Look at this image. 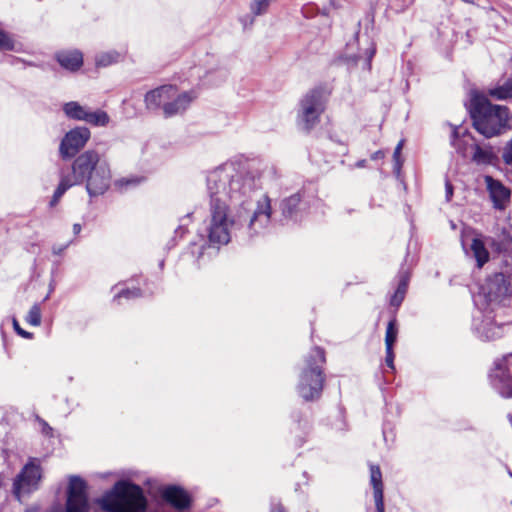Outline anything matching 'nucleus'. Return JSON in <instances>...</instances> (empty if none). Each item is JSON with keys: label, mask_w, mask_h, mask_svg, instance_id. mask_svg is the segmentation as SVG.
<instances>
[{"label": "nucleus", "mask_w": 512, "mask_h": 512, "mask_svg": "<svg viewBox=\"0 0 512 512\" xmlns=\"http://www.w3.org/2000/svg\"><path fill=\"white\" fill-rule=\"evenodd\" d=\"M90 138V131L85 127H78L69 131L60 144V154L63 158L73 157L85 146Z\"/></svg>", "instance_id": "9d476101"}, {"label": "nucleus", "mask_w": 512, "mask_h": 512, "mask_svg": "<svg viewBox=\"0 0 512 512\" xmlns=\"http://www.w3.org/2000/svg\"><path fill=\"white\" fill-rule=\"evenodd\" d=\"M485 183L494 207L504 209L510 200V190L500 181L493 179L491 176H485Z\"/></svg>", "instance_id": "f8f14e48"}, {"label": "nucleus", "mask_w": 512, "mask_h": 512, "mask_svg": "<svg viewBox=\"0 0 512 512\" xmlns=\"http://www.w3.org/2000/svg\"><path fill=\"white\" fill-rule=\"evenodd\" d=\"M445 188H446V198L449 201L453 195V186L449 181H446Z\"/></svg>", "instance_id": "a19ab883"}, {"label": "nucleus", "mask_w": 512, "mask_h": 512, "mask_svg": "<svg viewBox=\"0 0 512 512\" xmlns=\"http://www.w3.org/2000/svg\"><path fill=\"white\" fill-rule=\"evenodd\" d=\"M145 103L148 109H156L162 106V101L160 97H155L154 102L145 101Z\"/></svg>", "instance_id": "4c0bfd02"}, {"label": "nucleus", "mask_w": 512, "mask_h": 512, "mask_svg": "<svg viewBox=\"0 0 512 512\" xmlns=\"http://www.w3.org/2000/svg\"><path fill=\"white\" fill-rule=\"evenodd\" d=\"M324 363V351L319 347L312 349L305 358L296 386L299 396L304 401H316L321 397L325 383L322 368Z\"/></svg>", "instance_id": "39448f33"}, {"label": "nucleus", "mask_w": 512, "mask_h": 512, "mask_svg": "<svg viewBox=\"0 0 512 512\" xmlns=\"http://www.w3.org/2000/svg\"><path fill=\"white\" fill-rule=\"evenodd\" d=\"M25 320L32 326H39L41 324V308L38 304H34L30 308Z\"/></svg>", "instance_id": "a878e982"}, {"label": "nucleus", "mask_w": 512, "mask_h": 512, "mask_svg": "<svg viewBox=\"0 0 512 512\" xmlns=\"http://www.w3.org/2000/svg\"><path fill=\"white\" fill-rule=\"evenodd\" d=\"M42 478V469L40 461L36 458H31L23 467L21 472L17 475L13 483V493L20 501L25 495H29L39 488V483Z\"/></svg>", "instance_id": "423d86ee"}, {"label": "nucleus", "mask_w": 512, "mask_h": 512, "mask_svg": "<svg viewBox=\"0 0 512 512\" xmlns=\"http://www.w3.org/2000/svg\"><path fill=\"white\" fill-rule=\"evenodd\" d=\"M57 60L62 67L71 71L78 69L83 63V57L79 51L60 52Z\"/></svg>", "instance_id": "f3484780"}, {"label": "nucleus", "mask_w": 512, "mask_h": 512, "mask_svg": "<svg viewBox=\"0 0 512 512\" xmlns=\"http://www.w3.org/2000/svg\"><path fill=\"white\" fill-rule=\"evenodd\" d=\"M470 251L476 260L478 268H482L490 259V253L485 245L484 236L476 233L472 238Z\"/></svg>", "instance_id": "2eb2a0df"}, {"label": "nucleus", "mask_w": 512, "mask_h": 512, "mask_svg": "<svg viewBox=\"0 0 512 512\" xmlns=\"http://www.w3.org/2000/svg\"><path fill=\"white\" fill-rule=\"evenodd\" d=\"M413 0H407V6L411 5Z\"/></svg>", "instance_id": "c03bdc74"}, {"label": "nucleus", "mask_w": 512, "mask_h": 512, "mask_svg": "<svg viewBox=\"0 0 512 512\" xmlns=\"http://www.w3.org/2000/svg\"><path fill=\"white\" fill-rule=\"evenodd\" d=\"M469 108L475 129L486 138L497 136L506 128L509 120L506 106L493 105L485 95L473 92Z\"/></svg>", "instance_id": "7ed1b4c3"}, {"label": "nucleus", "mask_w": 512, "mask_h": 512, "mask_svg": "<svg viewBox=\"0 0 512 512\" xmlns=\"http://www.w3.org/2000/svg\"><path fill=\"white\" fill-rule=\"evenodd\" d=\"M502 159L505 164L512 165V138L506 143L502 152Z\"/></svg>", "instance_id": "c85d7f7f"}, {"label": "nucleus", "mask_w": 512, "mask_h": 512, "mask_svg": "<svg viewBox=\"0 0 512 512\" xmlns=\"http://www.w3.org/2000/svg\"><path fill=\"white\" fill-rule=\"evenodd\" d=\"M385 362L389 368L394 369V353L393 349L386 350V359Z\"/></svg>", "instance_id": "c9c22d12"}, {"label": "nucleus", "mask_w": 512, "mask_h": 512, "mask_svg": "<svg viewBox=\"0 0 512 512\" xmlns=\"http://www.w3.org/2000/svg\"><path fill=\"white\" fill-rule=\"evenodd\" d=\"M263 167L259 160H247L225 163L209 172L207 191L210 202L206 231L212 245L228 244L237 222H246L250 237L261 233L270 223V198L261 195L255 203L248 200L255 181L262 176Z\"/></svg>", "instance_id": "f257e3e1"}, {"label": "nucleus", "mask_w": 512, "mask_h": 512, "mask_svg": "<svg viewBox=\"0 0 512 512\" xmlns=\"http://www.w3.org/2000/svg\"><path fill=\"white\" fill-rule=\"evenodd\" d=\"M15 42L14 40L4 31L0 30V50H14Z\"/></svg>", "instance_id": "cd10ccee"}, {"label": "nucleus", "mask_w": 512, "mask_h": 512, "mask_svg": "<svg viewBox=\"0 0 512 512\" xmlns=\"http://www.w3.org/2000/svg\"><path fill=\"white\" fill-rule=\"evenodd\" d=\"M84 181H86V189L90 196L101 195L110 186L109 164L94 150H88L74 160L72 173L61 177L50 205L55 206L67 189Z\"/></svg>", "instance_id": "f03ea898"}, {"label": "nucleus", "mask_w": 512, "mask_h": 512, "mask_svg": "<svg viewBox=\"0 0 512 512\" xmlns=\"http://www.w3.org/2000/svg\"><path fill=\"white\" fill-rule=\"evenodd\" d=\"M325 98L320 91H310L300 102L299 123L307 130L313 128L325 110Z\"/></svg>", "instance_id": "0eeeda50"}, {"label": "nucleus", "mask_w": 512, "mask_h": 512, "mask_svg": "<svg viewBox=\"0 0 512 512\" xmlns=\"http://www.w3.org/2000/svg\"><path fill=\"white\" fill-rule=\"evenodd\" d=\"M83 120L96 126H105L109 122V116L104 111H87Z\"/></svg>", "instance_id": "412c9836"}, {"label": "nucleus", "mask_w": 512, "mask_h": 512, "mask_svg": "<svg viewBox=\"0 0 512 512\" xmlns=\"http://www.w3.org/2000/svg\"><path fill=\"white\" fill-rule=\"evenodd\" d=\"M86 482L77 476H71L67 490L65 512H88L89 502Z\"/></svg>", "instance_id": "1a4fd4ad"}, {"label": "nucleus", "mask_w": 512, "mask_h": 512, "mask_svg": "<svg viewBox=\"0 0 512 512\" xmlns=\"http://www.w3.org/2000/svg\"><path fill=\"white\" fill-rule=\"evenodd\" d=\"M120 59V54L116 51L104 52L96 56L95 63L98 67H107L117 63Z\"/></svg>", "instance_id": "6ab92c4d"}, {"label": "nucleus", "mask_w": 512, "mask_h": 512, "mask_svg": "<svg viewBox=\"0 0 512 512\" xmlns=\"http://www.w3.org/2000/svg\"><path fill=\"white\" fill-rule=\"evenodd\" d=\"M404 299L403 295H399V293L396 291L394 295L391 298V305L398 307Z\"/></svg>", "instance_id": "e433bc0d"}, {"label": "nucleus", "mask_w": 512, "mask_h": 512, "mask_svg": "<svg viewBox=\"0 0 512 512\" xmlns=\"http://www.w3.org/2000/svg\"><path fill=\"white\" fill-rule=\"evenodd\" d=\"M80 231H81V225H80V224H78V223L74 224V225H73V232H74V234H76V235H77V234H79V233H80Z\"/></svg>", "instance_id": "79ce46f5"}, {"label": "nucleus", "mask_w": 512, "mask_h": 512, "mask_svg": "<svg viewBox=\"0 0 512 512\" xmlns=\"http://www.w3.org/2000/svg\"><path fill=\"white\" fill-rule=\"evenodd\" d=\"M472 159L478 164H488L492 160V153L488 150L482 149L478 145H475Z\"/></svg>", "instance_id": "b1692460"}, {"label": "nucleus", "mask_w": 512, "mask_h": 512, "mask_svg": "<svg viewBox=\"0 0 512 512\" xmlns=\"http://www.w3.org/2000/svg\"><path fill=\"white\" fill-rule=\"evenodd\" d=\"M365 165H366V160H360L356 163V167H358V168L365 167Z\"/></svg>", "instance_id": "37998d69"}, {"label": "nucleus", "mask_w": 512, "mask_h": 512, "mask_svg": "<svg viewBox=\"0 0 512 512\" xmlns=\"http://www.w3.org/2000/svg\"><path fill=\"white\" fill-rule=\"evenodd\" d=\"M489 94L497 99L512 98V78L508 79L503 85L491 89Z\"/></svg>", "instance_id": "aec40b11"}, {"label": "nucleus", "mask_w": 512, "mask_h": 512, "mask_svg": "<svg viewBox=\"0 0 512 512\" xmlns=\"http://www.w3.org/2000/svg\"><path fill=\"white\" fill-rule=\"evenodd\" d=\"M175 96L176 88L172 85H165L148 92L145 96V101L154 102L155 97H160L162 101L163 112L165 113V104L170 103Z\"/></svg>", "instance_id": "dca6fc26"}, {"label": "nucleus", "mask_w": 512, "mask_h": 512, "mask_svg": "<svg viewBox=\"0 0 512 512\" xmlns=\"http://www.w3.org/2000/svg\"><path fill=\"white\" fill-rule=\"evenodd\" d=\"M408 281H409L408 275L402 276V278L398 284L397 290H396L399 293V295L401 294V295L405 296L407 287H408Z\"/></svg>", "instance_id": "7c9ffc66"}, {"label": "nucleus", "mask_w": 512, "mask_h": 512, "mask_svg": "<svg viewBox=\"0 0 512 512\" xmlns=\"http://www.w3.org/2000/svg\"><path fill=\"white\" fill-rule=\"evenodd\" d=\"M398 334V329L396 327L395 320H391L388 323L387 329H386V335H385V346L386 350L393 349V345L396 342Z\"/></svg>", "instance_id": "4be33fe9"}, {"label": "nucleus", "mask_w": 512, "mask_h": 512, "mask_svg": "<svg viewBox=\"0 0 512 512\" xmlns=\"http://www.w3.org/2000/svg\"><path fill=\"white\" fill-rule=\"evenodd\" d=\"M64 112L68 117L77 120H83L85 114H87L86 109L77 102L66 103L64 105Z\"/></svg>", "instance_id": "a211bd4d"}, {"label": "nucleus", "mask_w": 512, "mask_h": 512, "mask_svg": "<svg viewBox=\"0 0 512 512\" xmlns=\"http://www.w3.org/2000/svg\"><path fill=\"white\" fill-rule=\"evenodd\" d=\"M371 484L373 485L374 493L383 492L382 474L378 466H371L370 468Z\"/></svg>", "instance_id": "393cba45"}, {"label": "nucleus", "mask_w": 512, "mask_h": 512, "mask_svg": "<svg viewBox=\"0 0 512 512\" xmlns=\"http://www.w3.org/2000/svg\"><path fill=\"white\" fill-rule=\"evenodd\" d=\"M482 290L489 301H499L510 294V284L504 274L496 273L487 279Z\"/></svg>", "instance_id": "9b49d317"}, {"label": "nucleus", "mask_w": 512, "mask_h": 512, "mask_svg": "<svg viewBox=\"0 0 512 512\" xmlns=\"http://www.w3.org/2000/svg\"><path fill=\"white\" fill-rule=\"evenodd\" d=\"M195 98L196 96L192 92H183L180 94L176 92V96L171 102L165 104V116L171 117L185 111Z\"/></svg>", "instance_id": "4468645a"}, {"label": "nucleus", "mask_w": 512, "mask_h": 512, "mask_svg": "<svg viewBox=\"0 0 512 512\" xmlns=\"http://www.w3.org/2000/svg\"><path fill=\"white\" fill-rule=\"evenodd\" d=\"M493 387L504 397H512V354L496 363L490 373Z\"/></svg>", "instance_id": "6e6552de"}, {"label": "nucleus", "mask_w": 512, "mask_h": 512, "mask_svg": "<svg viewBox=\"0 0 512 512\" xmlns=\"http://www.w3.org/2000/svg\"><path fill=\"white\" fill-rule=\"evenodd\" d=\"M140 296V291L139 289H126V290H123L121 292H119L116 296H115V299L116 300H120L121 298H126V299H130V298H136V297H139Z\"/></svg>", "instance_id": "c756f323"}, {"label": "nucleus", "mask_w": 512, "mask_h": 512, "mask_svg": "<svg viewBox=\"0 0 512 512\" xmlns=\"http://www.w3.org/2000/svg\"><path fill=\"white\" fill-rule=\"evenodd\" d=\"M378 154H379V152L375 153V155L373 156V158H377V157H378Z\"/></svg>", "instance_id": "a18cd8bd"}, {"label": "nucleus", "mask_w": 512, "mask_h": 512, "mask_svg": "<svg viewBox=\"0 0 512 512\" xmlns=\"http://www.w3.org/2000/svg\"><path fill=\"white\" fill-rule=\"evenodd\" d=\"M98 504L105 512H145L147 501L138 485L118 481L98 500Z\"/></svg>", "instance_id": "20e7f679"}, {"label": "nucleus", "mask_w": 512, "mask_h": 512, "mask_svg": "<svg viewBox=\"0 0 512 512\" xmlns=\"http://www.w3.org/2000/svg\"><path fill=\"white\" fill-rule=\"evenodd\" d=\"M403 147V141H400L398 145L396 146L394 150V160H395V166L399 169L400 168V153Z\"/></svg>", "instance_id": "72a5a7b5"}, {"label": "nucleus", "mask_w": 512, "mask_h": 512, "mask_svg": "<svg viewBox=\"0 0 512 512\" xmlns=\"http://www.w3.org/2000/svg\"><path fill=\"white\" fill-rule=\"evenodd\" d=\"M458 130L456 128L453 129V133H452V145L457 149V150H461V147H460V140H457V137H458Z\"/></svg>", "instance_id": "58836bf2"}, {"label": "nucleus", "mask_w": 512, "mask_h": 512, "mask_svg": "<svg viewBox=\"0 0 512 512\" xmlns=\"http://www.w3.org/2000/svg\"><path fill=\"white\" fill-rule=\"evenodd\" d=\"M140 182V179L139 178H124V179H121L119 181H117V185L119 186H129V185H136Z\"/></svg>", "instance_id": "f704fd0d"}, {"label": "nucleus", "mask_w": 512, "mask_h": 512, "mask_svg": "<svg viewBox=\"0 0 512 512\" xmlns=\"http://www.w3.org/2000/svg\"><path fill=\"white\" fill-rule=\"evenodd\" d=\"M374 54H375V47H374V46H371V47L369 48L368 58H367V61H366V63H365V66H366V68H367V69H370L371 59H372V57L374 56Z\"/></svg>", "instance_id": "ea45409f"}, {"label": "nucleus", "mask_w": 512, "mask_h": 512, "mask_svg": "<svg viewBox=\"0 0 512 512\" xmlns=\"http://www.w3.org/2000/svg\"><path fill=\"white\" fill-rule=\"evenodd\" d=\"M275 0H253L250 5L251 12L258 16L267 12L269 5Z\"/></svg>", "instance_id": "bb28decb"}, {"label": "nucleus", "mask_w": 512, "mask_h": 512, "mask_svg": "<svg viewBox=\"0 0 512 512\" xmlns=\"http://www.w3.org/2000/svg\"><path fill=\"white\" fill-rule=\"evenodd\" d=\"M300 203L299 195H292L282 202V212L285 216H292Z\"/></svg>", "instance_id": "5701e85b"}, {"label": "nucleus", "mask_w": 512, "mask_h": 512, "mask_svg": "<svg viewBox=\"0 0 512 512\" xmlns=\"http://www.w3.org/2000/svg\"><path fill=\"white\" fill-rule=\"evenodd\" d=\"M374 500L377 512H384L383 492L374 493Z\"/></svg>", "instance_id": "473e14b6"}, {"label": "nucleus", "mask_w": 512, "mask_h": 512, "mask_svg": "<svg viewBox=\"0 0 512 512\" xmlns=\"http://www.w3.org/2000/svg\"><path fill=\"white\" fill-rule=\"evenodd\" d=\"M12 323L14 330L16 331L17 334L27 339H30L32 337V334L30 332H27L20 327L19 322L17 321L16 318H13Z\"/></svg>", "instance_id": "2f4dec72"}, {"label": "nucleus", "mask_w": 512, "mask_h": 512, "mask_svg": "<svg viewBox=\"0 0 512 512\" xmlns=\"http://www.w3.org/2000/svg\"><path fill=\"white\" fill-rule=\"evenodd\" d=\"M163 498L174 508L178 510L186 509L190 506L191 498L189 494L178 486H169L163 490Z\"/></svg>", "instance_id": "ddd939ff"}]
</instances>
